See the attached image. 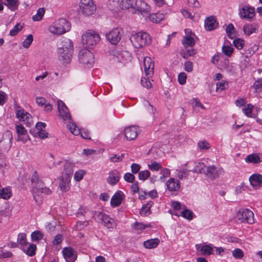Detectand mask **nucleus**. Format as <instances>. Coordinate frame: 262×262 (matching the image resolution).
Returning <instances> with one entry per match:
<instances>
[{
  "instance_id": "1",
  "label": "nucleus",
  "mask_w": 262,
  "mask_h": 262,
  "mask_svg": "<svg viewBox=\"0 0 262 262\" xmlns=\"http://www.w3.org/2000/svg\"><path fill=\"white\" fill-rule=\"evenodd\" d=\"M109 8L116 10L118 8H133L143 16L149 14L151 7L144 0H109Z\"/></svg>"
},
{
  "instance_id": "2",
  "label": "nucleus",
  "mask_w": 262,
  "mask_h": 262,
  "mask_svg": "<svg viewBox=\"0 0 262 262\" xmlns=\"http://www.w3.org/2000/svg\"><path fill=\"white\" fill-rule=\"evenodd\" d=\"M31 181L33 184L32 193L36 203H39L42 201V194H50L52 192L50 189L45 186L42 181L38 179L36 172L33 173Z\"/></svg>"
},
{
  "instance_id": "3",
  "label": "nucleus",
  "mask_w": 262,
  "mask_h": 262,
  "mask_svg": "<svg viewBox=\"0 0 262 262\" xmlns=\"http://www.w3.org/2000/svg\"><path fill=\"white\" fill-rule=\"evenodd\" d=\"M73 52V45L72 40L64 38L59 45L58 54L59 60L64 63L69 62L72 57Z\"/></svg>"
},
{
  "instance_id": "4",
  "label": "nucleus",
  "mask_w": 262,
  "mask_h": 262,
  "mask_svg": "<svg viewBox=\"0 0 262 262\" xmlns=\"http://www.w3.org/2000/svg\"><path fill=\"white\" fill-rule=\"evenodd\" d=\"M130 40L132 45L136 48H140L150 43L151 38L150 35L145 32H139L133 34Z\"/></svg>"
},
{
  "instance_id": "5",
  "label": "nucleus",
  "mask_w": 262,
  "mask_h": 262,
  "mask_svg": "<svg viewBox=\"0 0 262 262\" xmlns=\"http://www.w3.org/2000/svg\"><path fill=\"white\" fill-rule=\"evenodd\" d=\"M70 29V23L66 19L60 18L49 27V31L52 34L61 35L68 32Z\"/></svg>"
},
{
  "instance_id": "6",
  "label": "nucleus",
  "mask_w": 262,
  "mask_h": 262,
  "mask_svg": "<svg viewBox=\"0 0 262 262\" xmlns=\"http://www.w3.org/2000/svg\"><path fill=\"white\" fill-rule=\"evenodd\" d=\"M100 41V35L94 31H87L81 36V43L86 48L93 49Z\"/></svg>"
},
{
  "instance_id": "7",
  "label": "nucleus",
  "mask_w": 262,
  "mask_h": 262,
  "mask_svg": "<svg viewBox=\"0 0 262 262\" xmlns=\"http://www.w3.org/2000/svg\"><path fill=\"white\" fill-rule=\"evenodd\" d=\"M78 58L81 64L88 67H92L95 62L93 53L86 49H81L79 51Z\"/></svg>"
},
{
  "instance_id": "8",
  "label": "nucleus",
  "mask_w": 262,
  "mask_h": 262,
  "mask_svg": "<svg viewBox=\"0 0 262 262\" xmlns=\"http://www.w3.org/2000/svg\"><path fill=\"white\" fill-rule=\"evenodd\" d=\"M236 219L241 223H254V213L248 209H240L236 214Z\"/></svg>"
},
{
  "instance_id": "9",
  "label": "nucleus",
  "mask_w": 262,
  "mask_h": 262,
  "mask_svg": "<svg viewBox=\"0 0 262 262\" xmlns=\"http://www.w3.org/2000/svg\"><path fill=\"white\" fill-rule=\"evenodd\" d=\"M14 108L16 117L19 121H26L27 126H30L33 123L31 115L17 104L15 105Z\"/></svg>"
},
{
  "instance_id": "10",
  "label": "nucleus",
  "mask_w": 262,
  "mask_h": 262,
  "mask_svg": "<svg viewBox=\"0 0 262 262\" xmlns=\"http://www.w3.org/2000/svg\"><path fill=\"white\" fill-rule=\"evenodd\" d=\"M79 6L82 13L86 15L93 14L96 10L93 0H80Z\"/></svg>"
},
{
  "instance_id": "11",
  "label": "nucleus",
  "mask_w": 262,
  "mask_h": 262,
  "mask_svg": "<svg viewBox=\"0 0 262 262\" xmlns=\"http://www.w3.org/2000/svg\"><path fill=\"white\" fill-rule=\"evenodd\" d=\"M171 13V9L167 8L157 13L150 14L148 16L149 19L153 23L158 24L167 18Z\"/></svg>"
},
{
  "instance_id": "12",
  "label": "nucleus",
  "mask_w": 262,
  "mask_h": 262,
  "mask_svg": "<svg viewBox=\"0 0 262 262\" xmlns=\"http://www.w3.org/2000/svg\"><path fill=\"white\" fill-rule=\"evenodd\" d=\"M122 30L120 28H115L105 34L107 40L113 45H116L122 37Z\"/></svg>"
},
{
  "instance_id": "13",
  "label": "nucleus",
  "mask_w": 262,
  "mask_h": 262,
  "mask_svg": "<svg viewBox=\"0 0 262 262\" xmlns=\"http://www.w3.org/2000/svg\"><path fill=\"white\" fill-rule=\"evenodd\" d=\"M255 14V9L249 5H244L239 8L238 15L241 18L250 19Z\"/></svg>"
},
{
  "instance_id": "14",
  "label": "nucleus",
  "mask_w": 262,
  "mask_h": 262,
  "mask_svg": "<svg viewBox=\"0 0 262 262\" xmlns=\"http://www.w3.org/2000/svg\"><path fill=\"white\" fill-rule=\"evenodd\" d=\"M12 135L9 132L3 135V139L0 141V149L2 151L7 152L10 149L12 145Z\"/></svg>"
},
{
  "instance_id": "15",
  "label": "nucleus",
  "mask_w": 262,
  "mask_h": 262,
  "mask_svg": "<svg viewBox=\"0 0 262 262\" xmlns=\"http://www.w3.org/2000/svg\"><path fill=\"white\" fill-rule=\"evenodd\" d=\"M223 172V169L215 165H209L207 166L204 173L211 180L218 178Z\"/></svg>"
},
{
  "instance_id": "16",
  "label": "nucleus",
  "mask_w": 262,
  "mask_h": 262,
  "mask_svg": "<svg viewBox=\"0 0 262 262\" xmlns=\"http://www.w3.org/2000/svg\"><path fill=\"white\" fill-rule=\"evenodd\" d=\"M58 111L59 117L63 120H70L71 119V116L70 111L65 104L61 101L58 100L57 101Z\"/></svg>"
},
{
  "instance_id": "17",
  "label": "nucleus",
  "mask_w": 262,
  "mask_h": 262,
  "mask_svg": "<svg viewBox=\"0 0 262 262\" xmlns=\"http://www.w3.org/2000/svg\"><path fill=\"white\" fill-rule=\"evenodd\" d=\"M143 66L145 76L147 77L151 78L154 75L155 64L150 57L147 56L144 57Z\"/></svg>"
},
{
  "instance_id": "18",
  "label": "nucleus",
  "mask_w": 262,
  "mask_h": 262,
  "mask_svg": "<svg viewBox=\"0 0 262 262\" xmlns=\"http://www.w3.org/2000/svg\"><path fill=\"white\" fill-rule=\"evenodd\" d=\"M185 35L182 41L184 47H193L195 44V35L190 29L185 30Z\"/></svg>"
},
{
  "instance_id": "19",
  "label": "nucleus",
  "mask_w": 262,
  "mask_h": 262,
  "mask_svg": "<svg viewBox=\"0 0 262 262\" xmlns=\"http://www.w3.org/2000/svg\"><path fill=\"white\" fill-rule=\"evenodd\" d=\"M62 253L67 262H74L77 257L76 251L71 247L63 248Z\"/></svg>"
},
{
  "instance_id": "20",
  "label": "nucleus",
  "mask_w": 262,
  "mask_h": 262,
  "mask_svg": "<svg viewBox=\"0 0 262 262\" xmlns=\"http://www.w3.org/2000/svg\"><path fill=\"white\" fill-rule=\"evenodd\" d=\"M121 177V172L115 169L109 171L106 181L108 184L112 186L116 185Z\"/></svg>"
},
{
  "instance_id": "21",
  "label": "nucleus",
  "mask_w": 262,
  "mask_h": 262,
  "mask_svg": "<svg viewBox=\"0 0 262 262\" xmlns=\"http://www.w3.org/2000/svg\"><path fill=\"white\" fill-rule=\"evenodd\" d=\"M124 136L128 140L135 139L139 133V129L137 126L132 125L124 128Z\"/></svg>"
},
{
  "instance_id": "22",
  "label": "nucleus",
  "mask_w": 262,
  "mask_h": 262,
  "mask_svg": "<svg viewBox=\"0 0 262 262\" xmlns=\"http://www.w3.org/2000/svg\"><path fill=\"white\" fill-rule=\"evenodd\" d=\"M16 130L17 134V141L26 143L29 140L27 130L23 125L18 124L16 125Z\"/></svg>"
},
{
  "instance_id": "23",
  "label": "nucleus",
  "mask_w": 262,
  "mask_h": 262,
  "mask_svg": "<svg viewBox=\"0 0 262 262\" xmlns=\"http://www.w3.org/2000/svg\"><path fill=\"white\" fill-rule=\"evenodd\" d=\"M166 185L167 189L171 192L178 191L181 187L179 180L173 178H169L167 181Z\"/></svg>"
},
{
  "instance_id": "24",
  "label": "nucleus",
  "mask_w": 262,
  "mask_h": 262,
  "mask_svg": "<svg viewBox=\"0 0 262 262\" xmlns=\"http://www.w3.org/2000/svg\"><path fill=\"white\" fill-rule=\"evenodd\" d=\"M124 198V193L120 190L117 191L111 199V205L113 207L119 206Z\"/></svg>"
},
{
  "instance_id": "25",
  "label": "nucleus",
  "mask_w": 262,
  "mask_h": 262,
  "mask_svg": "<svg viewBox=\"0 0 262 262\" xmlns=\"http://www.w3.org/2000/svg\"><path fill=\"white\" fill-rule=\"evenodd\" d=\"M249 180L251 185L255 189L259 188L262 185V175L260 174H253Z\"/></svg>"
},
{
  "instance_id": "26",
  "label": "nucleus",
  "mask_w": 262,
  "mask_h": 262,
  "mask_svg": "<svg viewBox=\"0 0 262 262\" xmlns=\"http://www.w3.org/2000/svg\"><path fill=\"white\" fill-rule=\"evenodd\" d=\"M74 166L75 163L73 162L70 160H66L64 163L63 170L61 176L71 178Z\"/></svg>"
},
{
  "instance_id": "27",
  "label": "nucleus",
  "mask_w": 262,
  "mask_h": 262,
  "mask_svg": "<svg viewBox=\"0 0 262 262\" xmlns=\"http://www.w3.org/2000/svg\"><path fill=\"white\" fill-rule=\"evenodd\" d=\"M96 215L98 219L102 221L105 227L108 228H113L114 225V220L112 218L100 212H98Z\"/></svg>"
},
{
  "instance_id": "28",
  "label": "nucleus",
  "mask_w": 262,
  "mask_h": 262,
  "mask_svg": "<svg viewBox=\"0 0 262 262\" xmlns=\"http://www.w3.org/2000/svg\"><path fill=\"white\" fill-rule=\"evenodd\" d=\"M259 29L257 24H247L244 25L243 30L245 35L249 36L253 33H257Z\"/></svg>"
},
{
  "instance_id": "29",
  "label": "nucleus",
  "mask_w": 262,
  "mask_h": 262,
  "mask_svg": "<svg viewBox=\"0 0 262 262\" xmlns=\"http://www.w3.org/2000/svg\"><path fill=\"white\" fill-rule=\"evenodd\" d=\"M197 250L200 249L201 253L203 255H210L213 253V246L212 244H204L195 245Z\"/></svg>"
},
{
  "instance_id": "30",
  "label": "nucleus",
  "mask_w": 262,
  "mask_h": 262,
  "mask_svg": "<svg viewBox=\"0 0 262 262\" xmlns=\"http://www.w3.org/2000/svg\"><path fill=\"white\" fill-rule=\"evenodd\" d=\"M71 178L70 177L61 176L60 182L59 187L62 192L68 191L70 188V182Z\"/></svg>"
},
{
  "instance_id": "31",
  "label": "nucleus",
  "mask_w": 262,
  "mask_h": 262,
  "mask_svg": "<svg viewBox=\"0 0 262 262\" xmlns=\"http://www.w3.org/2000/svg\"><path fill=\"white\" fill-rule=\"evenodd\" d=\"M217 23L213 16L209 17L205 20V27L206 30H212L217 27Z\"/></svg>"
},
{
  "instance_id": "32",
  "label": "nucleus",
  "mask_w": 262,
  "mask_h": 262,
  "mask_svg": "<svg viewBox=\"0 0 262 262\" xmlns=\"http://www.w3.org/2000/svg\"><path fill=\"white\" fill-rule=\"evenodd\" d=\"M159 243L160 239L159 238H151L144 241L143 246L146 249H154L158 246Z\"/></svg>"
},
{
  "instance_id": "33",
  "label": "nucleus",
  "mask_w": 262,
  "mask_h": 262,
  "mask_svg": "<svg viewBox=\"0 0 262 262\" xmlns=\"http://www.w3.org/2000/svg\"><path fill=\"white\" fill-rule=\"evenodd\" d=\"M12 195L11 187H7L2 188L0 190V198L4 200H9Z\"/></svg>"
},
{
  "instance_id": "34",
  "label": "nucleus",
  "mask_w": 262,
  "mask_h": 262,
  "mask_svg": "<svg viewBox=\"0 0 262 262\" xmlns=\"http://www.w3.org/2000/svg\"><path fill=\"white\" fill-rule=\"evenodd\" d=\"M174 214L177 216L181 215L184 219L189 221L192 220L194 217V214L193 212L185 208L181 212L180 214H178L177 213H175Z\"/></svg>"
},
{
  "instance_id": "35",
  "label": "nucleus",
  "mask_w": 262,
  "mask_h": 262,
  "mask_svg": "<svg viewBox=\"0 0 262 262\" xmlns=\"http://www.w3.org/2000/svg\"><path fill=\"white\" fill-rule=\"evenodd\" d=\"M189 170L183 168L176 170V176L179 180L187 179Z\"/></svg>"
},
{
  "instance_id": "36",
  "label": "nucleus",
  "mask_w": 262,
  "mask_h": 262,
  "mask_svg": "<svg viewBox=\"0 0 262 262\" xmlns=\"http://www.w3.org/2000/svg\"><path fill=\"white\" fill-rule=\"evenodd\" d=\"M4 4L11 11L17 10L19 3L18 0H6Z\"/></svg>"
},
{
  "instance_id": "37",
  "label": "nucleus",
  "mask_w": 262,
  "mask_h": 262,
  "mask_svg": "<svg viewBox=\"0 0 262 262\" xmlns=\"http://www.w3.org/2000/svg\"><path fill=\"white\" fill-rule=\"evenodd\" d=\"M245 161L247 163H251L253 164H257L260 163L259 157L257 154H251L248 155L245 159Z\"/></svg>"
},
{
  "instance_id": "38",
  "label": "nucleus",
  "mask_w": 262,
  "mask_h": 262,
  "mask_svg": "<svg viewBox=\"0 0 262 262\" xmlns=\"http://www.w3.org/2000/svg\"><path fill=\"white\" fill-rule=\"evenodd\" d=\"M24 252L30 256H32L35 254L36 246L35 244H31L27 248L24 247L21 248Z\"/></svg>"
},
{
  "instance_id": "39",
  "label": "nucleus",
  "mask_w": 262,
  "mask_h": 262,
  "mask_svg": "<svg viewBox=\"0 0 262 262\" xmlns=\"http://www.w3.org/2000/svg\"><path fill=\"white\" fill-rule=\"evenodd\" d=\"M226 32L228 37L230 39H233L236 36V32L233 24H229L226 28Z\"/></svg>"
},
{
  "instance_id": "40",
  "label": "nucleus",
  "mask_w": 262,
  "mask_h": 262,
  "mask_svg": "<svg viewBox=\"0 0 262 262\" xmlns=\"http://www.w3.org/2000/svg\"><path fill=\"white\" fill-rule=\"evenodd\" d=\"M67 127L73 135L77 136L80 134V129L75 123L73 122H69L67 125Z\"/></svg>"
},
{
  "instance_id": "41",
  "label": "nucleus",
  "mask_w": 262,
  "mask_h": 262,
  "mask_svg": "<svg viewBox=\"0 0 262 262\" xmlns=\"http://www.w3.org/2000/svg\"><path fill=\"white\" fill-rule=\"evenodd\" d=\"M222 50L224 55L227 57H230L234 49L231 45L224 44L222 47Z\"/></svg>"
},
{
  "instance_id": "42",
  "label": "nucleus",
  "mask_w": 262,
  "mask_h": 262,
  "mask_svg": "<svg viewBox=\"0 0 262 262\" xmlns=\"http://www.w3.org/2000/svg\"><path fill=\"white\" fill-rule=\"evenodd\" d=\"M160 174L161 175L160 177V181L162 182H164L165 178L170 176V171L167 168H161L160 169Z\"/></svg>"
},
{
  "instance_id": "43",
  "label": "nucleus",
  "mask_w": 262,
  "mask_h": 262,
  "mask_svg": "<svg viewBox=\"0 0 262 262\" xmlns=\"http://www.w3.org/2000/svg\"><path fill=\"white\" fill-rule=\"evenodd\" d=\"M153 205L152 202H149L143 205L140 210V214L143 216H146L150 213V208Z\"/></svg>"
},
{
  "instance_id": "44",
  "label": "nucleus",
  "mask_w": 262,
  "mask_h": 262,
  "mask_svg": "<svg viewBox=\"0 0 262 262\" xmlns=\"http://www.w3.org/2000/svg\"><path fill=\"white\" fill-rule=\"evenodd\" d=\"M234 46L239 50H242L245 45V41L240 38H235L233 41Z\"/></svg>"
},
{
  "instance_id": "45",
  "label": "nucleus",
  "mask_w": 262,
  "mask_h": 262,
  "mask_svg": "<svg viewBox=\"0 0 262 262\" xmlns=\"http://www.w3.org/2000/svg\"><path fill=\"white\" fill-rule=\"evenodd\" d=\"M17 242L20 245L21 248L26 247L27 245V242L26 238V234L24 233H20L18 235Z\"/></svg>"
},
{
  "instance_id": "46",
  "label": "nucleus",
  "mask_w": 262,
  "mask_h": 262,
  "mask_svg": "<svg viewBox=\"0 0 262 262\" xmlns=\"http://www.w3.org/2000/svg\"><path fill=\"white\" fill-rule=\"evenodd\" d=\"M205 167V165L204 163L195 162L194 167L192 171L195 173H201L203 172V170Z\"/></svg>"
},
{
  "instance_id": "47",
  "label": "nucleus",
  "mask_w": 262,
  "mask_h": 262,
  "mask_svg": "<svg viewBox=\"0 0 262 262\" xmlns=\"http://www.w3.org/2000/svg\"><path fill=\"white\" fill-rule=\"evenodd\" d=\"M252 86L256 93H262V78H258L254 82Z\"/></svg>"
},
{
  "instance_id": "48",
  "label": "nucleus",
  "mask_w": 262,
  "mask_h": 262,
  "mask_svg": "<svg viewBox=\"0 0 262 262\" xmlns=\"http://www.w3.org/2000/svg\"><path fill=\"white\" fill-rule=\"evenodd\" d=\"M150 176V172L148 170H144L140 171L138 173V178L140 180L145 181Z\"/></svg>"
},
{
  "instance_id": "49",
  "label": "nucleus",
  "mask_w": 262,
  "mask_h": 262,
  "mask_svg": "<svg viewBox=\"0 0 262 262\" xmlns=\"http://www.w3.org/2000/svg\"><path fill=\"white\" fill-rule=\"evenodd\" d=\"M45 10L44 9V8H39L36 14L35 15H34V16H33L32 17V19L34 21H39L40 20L43 16L44 15V14H45Z\"/></svg>"
},
{
  "instance_id": "50",
  "label": "nucleus",
  "mask_w": 262,
  "mask_h": 262,
  "mask_svg": "<svg viewBox=\"0 0 262 262\" xmlns=\"http://www.w3.org/2000/svg\"><path fill=\"white\" fill-rule=\"evenodd\" d=\"M85 173V170L82 169L78 170L75 172L74 179L76 181L79 182L83 178Z\"/></svg>"
},
{
  "instance_id": "51",
  "label": "nucleus",
  "mask_w": 262,
  "mask_h": 262,
  "mask_svg": "<svg viewBox=\"0 0 262 262\" xmlns=\"http://www.w3.org/2000/svg\"><path fill=\"white\" fill-rule=\"evenodd\" d=\"M148 168L151 171H158L162 168V166L160 163L156 161L151 162L150 164H148Z\"/></svg>"
},
{
  "instance_id": "52",
  "label": "nucleus",
  "mask_w": 262,
  "mask_h": 262,
  "mask_svg": "<svg viewBox=\"0 0 262 262\" xmlns=\"http://www.w3.org/2000/svg\"><path fill=\"white\" fill-rule=\"evenodd\" d=\"M232 253L233 256L238 259H242L244 256V252L239 248L234 249L232 251Z\"/></svg>"
},
{
  "instance_id": "53",
  "label": "nucleus",
  "mask_w": 262,
  "mask_h": 262,
  "mask_svg": "<svg viewBox=\"0 0 262 262\" xmlns=\"http://www.w3.org/2000/svg\"><path fill=\"white\" fill-rule=\"evenodd\" d=\"M150 78L147 77L145 76V77H142L141 80V83L143 86L149 89L151 87V83L150 82Z\"/></svg>"
},
{
  "instance_id": "54",
  "label": "nucleus",
  "mask_w": 262,
  "mask_h": 262,
  "mask_svg": "<svg viewBox=\"0 0 262 262\" xmlns=\"http://www.w3.org/2000/svg\"><path fill=\"white\" fill-rule=\"evenodd\" d=\"M33 40V37L32 34H29L23 42V46L25 48H28Z\"/></svg>"
},
{
  "instance_id": "55",
  "label": "nucleus",
  "mask_w": 262,
  "mask_h": 262,
  "mask_svg": "<svg viewBox=\"0 0 262 262\" xmlns=\"http://www.w3.org/2000/svg\"><path fill=\"white\" fill-rule=\"evenodd\" d=\"M228 86V82L226 81L217 82L216 84V91H222Z\"/></svg>"
},
{
  "instance_id": "56",
  "label": "nucleus",
  "mask_w": 262,
  "mask_h": 262,
  "mask_svg": "<svg viewBox=\"0 0 262 262\" xmlns=\"http://www.w3.org/2000/svg\"><path fill=\"white\" fill-rule=\"evenodd\" d=\"M253 105L251 104H247L244 108H243V111L244 113V114L248 117H250L251 116V114L252 112V110L253 109Z\"/></svg>"
},
{
  "instance_id": "57",
  "label": "nucleus",
  "mask_w": 262,
  "mask_h": 262,
  "mask_svg": "<svg viewBox=\"0 0 262 262\" xmlns=\"http://www.w3.org/2000/svg\"><path fill=\"white\" fill-rule=\"evenodd\" d=\"M124 157V154H121V155H114L110 158V161L112 162L116 163L121 162Z\"/></svg>"
},
{
  "instance_id": "58",
  "label": "nucleus",
  "mask_w": 262,
  "mask_h": 262,
  "mask_svg": "<svg viewBox=\"0 0 262 262\" xmlns=\"http://www.w3.org/2000/svg\"><path fill=\"white\" fill-rule=\"evenodd\" d=\"M236 70V66L233 63H228L226 67V71L231 74L235 73Z\"/></svg>"
},
{
  "instance_id": "59",
  "label": "nucleus",
  "mask_w": 262,
  "mask_h": 262,
  "mask_svg": "<svg viewBox=\"0 0 262 262\" xmlns=\"http://www.w3.org/2000/svg\"><path fill=\"white\" fill-rule=\"evenodd\" d=\"M31 238L33 241H38L43 238V234L40 231L36 230L32 233Z\"/></svg>"
},
{
  "instance_id": "60",
  "label": "nucleus",
  "mask_w": 262,
  "mask_h": 262,
  "mask_svg": "<svg viewBox=\"0 0 262 262\" xmlns=\"http://www.w3.org/2000/svg\"><path fill=\"white\" fill-rule=\"evenodd\" d=\"M33 135L34 137H37L41 139H45L49 137V134L46 130L39 132H35L33 134Z\"/></svg>"
},
{
  "instance_id": "61",
  "label": "nucleus",
  "mask_w": 262,
  "mask_h": 262,
  "mask_svg": "<svg viewBox=\"0 0 262 262\" xmlns=\"http://www.w3.org/2000/svg\"><path fill=\"white\" fill-rule=\"evenodd\" d=\"M21 29V27L19 24H17L10 31L9 34L12 36L16 35Z\"/></svg>"
},
{
  "instance_id": "62",
  "label": "nucleus",
  "mask_w": 262,
  "mask_h": 262,
  "mask_svg": "<svg viewBox=\"0 0 262 262\" xmlns=\"http://www.w3.org/2000/svg\"><path fill=\"white\" fill-rule=\"evenodd\" d=\"M135 179V177L133 173L126 172L124 175V179L127 182L132 183L134 181Z\"/></svg>"
},
{
  "instance_id": "63",
  "label": "nucleus",
  "mask_w": 262,
  "mask_h": 262,
  "mask_svg": "<svg viewBox=\"0 0 262 262\" xmlns=\"http://www.w3.org/2000/svg\"><path fill=\"white\" fill-rule=\"evenodd\" d=\"M198 145L199 148L201 149H208L210 148V144L205 140L199 142Z\"/></svg>"
},
{
  "instance_id": "64",
  "label": "nucleus",
  "mask_w": 262,
  "mask_h": 262,
  "mask_svg": "<svg viewBox=\"0 0 262 262\" xmlns=\"http://www.w3.org/2000/svg\"><path fill=\"white\" fill-rule=\"evenodd\" d=\"M186 79L187 75L185 73L182 72L179 74L178 81L180 84H184L186 83Z\"/></svg>"
}]
</instances>
